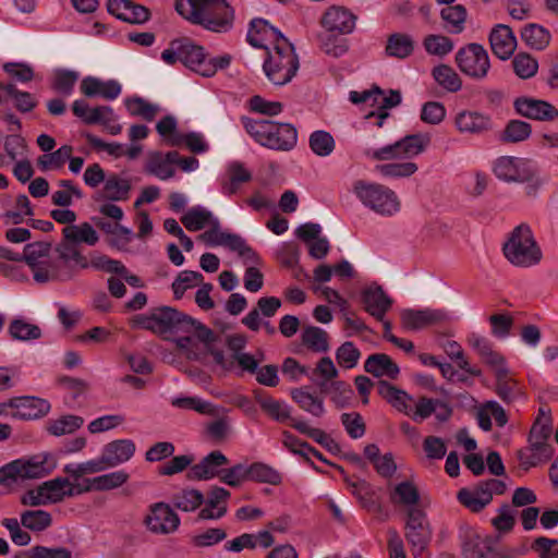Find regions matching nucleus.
I'll list each match as a JSON object with an SVG mask.
<instances>
[{
  "instance_id": "nucleus-1",
  "label": "nucleus",
  "mask_w": 558,
  "mask_h": 558,
  "mask_svg": "<svg viewBox=\"0 0 558 558\" xmlns=\"http://www.w3.org/2000/svg\"><path fill=\"white\" fill-rule=\"evenodd\" d=\"M138 327L153 331L165 338L174 337L177 345L187 352L214 340V333L198 320L169 306L153 310L149 314L138 315Z\"/></svg>"
},
{
  "instance_id": "nucleus-2",
  "label": "nucleus",
  "mask_w": 558,
  "mask_h": 558,
  "mask_svg": "<svg viewBox=\"0 0 558 558\" xmlns=\"http://www.w3.org/2000/svg\"><path fill=\"white\" fill-rule=\"evenodd\" d=\"M161 59L169 65L180 61L191 71L210 77L218 70L229 66L231 62L230 54H221L214 58H207L204 48L195 45L189 39L173 40L170 46L161 52Z\"/></svg>"
},
{
  "instance_id": "nucleus-3",
  "label": "nucleus",
  "mask_w": 558,
  "mask_h": 558,
  "mask_svg": "<svg viewBox=\"0 0 558 558\" xmlns=\"http://www.w3.org/2000/svg\"><path fill=\"white\" fill-rule=\"evenodd\" d=\"M177 11L187 21L213 32L231 27L233 11L226 0H177Z\"/></svg>"
},
{
  "instance_id": "nucleus-4",
  "label": "nucleus",
  "mask_w": 558,
  "mask_h": 558,
  "mask_svg": "<svg viewBox=\"0 0 558 558\" xmlns=\"http://www.w3.org/2000/svg\"><path fill=\"white\" fill-rule=\"evenodd\" d=\"M242 122L246 132L264 147L289 151L296 145L298 132L290 123L250 118H243Z\"/></svg>"
},
{
  "instance_id": "nucleus-5",
  "label": "nucleus",
  "mask_w": 558,
  "mask_h": 558,
  "mask_svg": "<svg viewBox=\"0 0 558 558\" xmlns=\"http://www.w3.org/2000/svg\"><path fill=\"white\" fill-rule=\"evenodd\" d=\"M299 59L293 45L284 37L267 50L263 69L267 78L275 85L289 83L299 70Z\"/></svg>"
},
{
  "instance_id": "nucleus-6",
  "label": "nucleus",
  "mask_w": 558,
  "mask_h": 558,
  "mask_svg": "<svg viewBox=\"0 0 558 558\" xmlns=\"http://www.w3.org/2000/svg\"><path fill=\"white\" fill-rule=\"evenodd\" d=\"M353 193L364 207L380 217L390 218L401 210L399 196L386 185L360 180L354 183Z\"/></svg>"
},
{
  "instance_id": "nucleus-7",
  "label": "nucleus",
  "mask_w": 558,
  "mask_h": 558,
  "mask_svg": "<svg viewBox=\"0 0 558 558\" xmlns=\"http://www.w3.org/2000/svg\"><path fill=\"white\" fill-rule=\"evenodd\" d=\"M502 250L505 257L517 267L535 266L543 257L530 226L525 223L519 225L511 231Z\"/></svg>"
},
{
  "instance_id": "nucleus-8",
  "label": "nucleus",
  "mask_w": 558,
  "mask_h": 558,
  "mask_svg": "<svg viewBox=\"0 0 558 558\" xmlns=\"http://www.w3.org/2000/svg\"><path fill=\"white\" fill-rule=\"evenodd\" d=\"M23 257L32 269L34 280L38 283L68 280L72 277L71 271L59 269V262L51 256V245L48 242L25 245Z\"/></svg>"
},
{
  "instance_id": "nucleus-9",
  "label": "nucleus",
  "mask_w": 558,
  "mask_h": 558,
  "mask_svg": "<svg viewBox=\"0 0 558 558\" xmlns=\"http://www.w3.org/2000/svg\"><path fill=\"white\" fill-rule=\"evenodd\" d=\"M80 494L81 485L72 483L69 477L58 476L25 492L21 504L28 507L54 505Z\"/></svg>"
},
{
  "instance_id": "nucleus-10",
  "label": "nucleus",
  "mask_w": 558,
  "mask_h": 558,
  "mask_svg": "<svg viewBox=\"0 0 558 558\" xmlns=\"http://www.w3.org/2000/svg\"><path fill=\"white\" fill-rule=\"evenodd\" d=\"M430 143V135L417 133L407 135L393 144L373 150L369 156L376 160H404L423 153Z\"/></svg>"
},
{
  "instance_id": "nucleus-11",
  "label": "nucleus",
  "mask_w": 558,
  "mask_h": 558,
  "mask_svg": "<svg viewBox=\"0 0 558 558\" xmlns=\"http://www.w3.org/2000/svg\"><path fill=\"white\" fill-rule=\"evenodd\" d=\"M433 531L426 513L413 509L407 514L405 538L410 545L413 558H427L426 550L432 541Z\"/></svg>"
},
{
  "instance_id": "nucleus-12",
  "label": "nucleus",
  "mask_w": 558,
  "mask_h": 558,
  "mask_svg": "<svg viewBox=\"0 0 558 558\" xmlns=\"http://www.w3.org/2000/svg\"><path fill=\"white\" fill-rule=\"evenodd\" d=\"M458 68L465 75L483 80L490 69V61L487 50L480 44H468L456 53Z\"/></svg>"
},
{
  "instance_id": "nucleus-13",
  "label": "nucleus",
  "mask_w": 558,
  "mask_h": 558,
  "mask_svg": "<svg viewBox=\"0 0 558 558\" xmlns=\"http://www.w3.org/2000/svg\"><path fill=\"white\" fill-rule=\"evenodd\" d=\"M506 484L496 478L481 482L473 488H462L458 493V500L473 512L484 509L493 500L494 495H502Z\"/></svg>"
},
{
  "instance_id": "nucleus-14",
  "label": "nucleus",
  "mask_w": 558,
  "mask_h": 558,
  "mask_svg": "<svg viewBox=\"0 0 558 558\" xmlns=\"http://www.w3.org/2000/svg\"><path fill=\"white\" fill-rule=\"evenodd\" d=\"M181 520L166 502H155L148 507L143 524L153 534L169 535L178 531Z\"/></svg>"
},
{
  "instance_id": "nucleus-15",
  "label": "nucleus",
  "mask_w": 558,
  "mask_h": 558,
  "mask_svg": "<svg viewBox=\"0 0 558 558\" xmlns=\"http://www.w3.org/2000/svg\"><path fill=\"white\" fill-rule=\"evenodd\" d=\"M20 481L38 480L51 474L58 465L57 457L51 452H39L28 458L13 460Z\"/></svg>"
},
{
  "instance_id": "nucleus-16",
  "label": "nucleus",
  "mask_w": 558,
  "mask_h": 558,
  "mask_svg": "<svg viewBox=\"0 0 558 558\" xmlns=\"http://www.w3.org/2000/svg\"><path fill=\"white\" fill-rule=\"evenodd\" d=\"M50 411V403L36 397H19L0 404V415L21 420H36Z\"/></svg>"
},
{
  "instance_id": "nucleus-17",
  "label": "nucleus",
  "mask_w": 558,
  "mask_h": 558,
  "mask_svg": "<svg viewBox=\"0 0 558 558\" xmlns=\"http://www.w3.org/2000/svg\"><path fill=\"white\" fill-rule=\"evenodd\" d=\"M534 163L525 158L514 156H502L494 162L495 175L507 183H523L531 178Z\"/></svg>"
},
{
  "instance_id": "nucleus-18",
  "label": "nucleus",
  "mask_w": 558,
  "mask_h": 558,
  "mask_svg": "<svg viewBox=\"0 0 558 558\" xmlns=\"http://www.w3.org/2000/svg\"><path fill=\"white\" fill-rule=\"evenodd\" d=\"M357 16L342 5L328 7L319 19L320 28L338 34H352L356 27Z\"/></svg>"
},
{
  "instance_id": "nucleus-19",
  "label": "nucleus",
  "mask_w": 558,
  "mask_h": 558,
  "mask_svg": "<svg viewBox=\"0 0 558 558\" xmlns=\"http://www.w3.org/2000/svg\"><path fill=\"white\" fill-rule=\"evenodd\" d=\"M136 452L134 440L129 438L114 439L102 446L100 459L105 469H113L129 462Z\"/></svg>"
},
{
  "instance_id": "nucleus-20",
  "label": "nucleus",
  "mask_w": 558,
  "mask_h": 558,
  "mask_svg": "<svg viewBox=\"0 0 558 558\" xmlns=\"http://www.w3.org/2000/svg\"><path fill=\"white\" fill-rule=\"evenodd\" d=\"M246 38L251 46L267 51L276 43H279V38H284V36L267 21L255 19L250 24Z\"/></svg>"
},
{
  "instance_id": "nucleus-21",
  "label": "nucleus",
  "mask_w": 558,
  "mask_h": 558,
  "mask_svg": "<svg viewBox=\"0 0 558 558\" xmlns=\"http://www.w3.org/2000/svg\"><path fill=\"white\" fill-rule=\"evenodd\" d=\"M388 496L393 506L407 509V513L413 509H418L421 495L416 485L410 480L389 484Z\"/></svg>"
},
{
  "instance_id": "nucleus-22",
  "label": "nucleus",
  "mask_w": 558,
  "mask_h": 558,
  "mask_svg": "<svg viewBox=\"0 0 558 558\" xmlns=\"http://www.w3.org/2000/svg\"><path fill=\"white\" fill-rule=\"evenodd\" d=\"M517 112L525 118L550 121L558 117V110L549 102L531 97H520L514 100Z\"/></svg>"
},
{
  "instance_id": "nucleus-23",
  "label": "nucleus",
  "mask_w": 558,
  "mask_h": 558,
  "mask_svg": "<svg viewBox=\"0 0 558 558\" xmlns=\"http://www.w3.org/2000/svg\"><path fill=\"white\" fill-rule=\"evenodd\" d=\"M80 88L86 97H101L107 100L117 99L122 92V86L117 80L102 81L95 76L84 77Z\"/></svg>"
},
{
  "instance_id": "nucleus-24",
  "label": "nucleus",
  "mask_w": 558,
  "mask_h": 558,
  "mask_svg": "<svg viewBox=\"0 0 558 558\" xmlns=\"http://www.w3.org/2000/svg\"><path fill=\"white\" fill-rule=\"evenodd\" d=\"M107 8L110 14L128 23L142 24L149 19L148 9L131 0H109Z\"/></svg>"
},
{
  "instance_id": "nucleus-25",
  "label": "nucleus",
  "mask_w": 558,
  "mask_h": 558,
  "mask_svg": "<svg viewBox=\"0 0 558 558\" xmlns=\"http://www.w3.org/2000/svg\"><path fill=\"white\" fill-rule=\"evenodd\" d=\"M554 456L553 447L546 441H530V446L518 452L522 469L530 470L548 462Z\"/></svg>"
},
{
  "instance_id": "nucleus-26",
  "label": "nucleus",
  "mask_w": 558,
  "mask_h": 558,
  "mask_svg": "<svg viewBox=\"0 0 558 558\" xmlns=\"http://www.w3.org/2000/svg\"><path fill=\"white\" fill-rule=\"evenodd\" d=\"M131 181L117 173L108 174L104 186L97 191L96 199L120 202L129 198Z\"/></svg>"
},
{
  "instance_id": "nucleus-27",
  "label": "nucleus",
  "mask_w": 558,
  "mask_h": 558,
  "mask_svg": "<svg viewBox=\"0 0 558 558\" xmlns=\"http://www.w3.org/2000/svg\"><path fill=\"white\" fill-rule=\"evenodd\" d=\"M445 318V314L438 310H404L401 313L402 326L408 330H420L437 324Z\"/></svg>"
},
{
  "instance_id": "nucleus-28",
  "label": "nucleus",
  "mask_w": 558,
  "mask_h": 558,
  "mask_svg": "<svg viewBox=\"0 0 558 558\" xmlns=\"http://www.w3.org/2000/svg\"><path fill=\"white\" fill-rule=\"evenodd\" d=\"M365 311L376 319L383 322L386 313L391 306L390 298L379 286H371L362 294Z\"/></svg>"
},
{
  "instance_id": "nucleus-29",
  "label": "nucleus",
  "mask_w": 558,
  "mask_h": 558,
  "mask_svg": "<svg viewBox=\"0 0 558 558\" xmlns=\"http://www.w3.org/2000/svg\"><path fill=\"white\" fill-rule=\"evenodd\" d=\"M493 52L501 60L508 59L517 47V39L509 26L498 24L489 35Z\"/></svg>"
},
{
  "instance_id": "nucleus-30",
  "label": "nucleus",
  "mask_w": 558,
  "mask_h": 558,
  "mask_svg": "<svg viewBox=\"0 0 558 558\" xmlns=\"http://www.w3.org/2000/svg\"><path fill=\"white\" fill-rule=\"evenodd\" d=\"M130 478L124 470H117L110 473L101 474L92 478H86V484L82 487V494L87 492H106L117 489L123 486Z\"/></svg>"
},
{
  "instance_id": "nucleus-31",
  "label": "nucleus",
  "mask_w": 558,
  "mask_h": 558,
  "mask_svg": "<svg viewBox=\"0 0 558 558\" xmlns=\"http://www.w3.org/2000/svg\"><path fill=\"white\" fill-rule=\"evenodd\" d=\"M230 493L223 487H214L208 494L205 506L199 511V518L204 520H217L227 513V500Z\"/></svg>"
},
{
  "instance_id": "nucleus-32",
  "label": "nucleus",
  "mask_w": 558,
  "mask_h": 558,
  "mask_svg": "<svg viewBox=\"0 0 558 558\" xmlns=\"http://www.w3.org/2000/svg\"><path fill=\"white\" fill-rule=\"evenodd\" d=\"M255 400L262 411L271 420L278 423L291 420V408L286 401L275 399L263 391H255Z\"/></svg>"
},
{
  "instance_id": "nucleus-33",
  "label": "nucleus",
  "mask_w": 558,
  "mask_h": 558,
  "mask_svg": "<svg viewBox=\"0 0 558 558\" xmlns=\"http://www.w3.org/2000/svg\"><path fill=\"white\" fill-rule=\"evenodd\" d=\"M229 463L228 458L219 450L211 451L192 468L193 476L197 480H210L221 475V466Z\"/></svg>"
},
{
  "instance_id": "nucleus-34",
  "label": "nucleus",
  "mask_w": 558,
  "mask_h": 558,
  "mask_svg": "<svg viewBox=\"0 0 558 558\" xmlns=\"http://www.w3.org/2000/svg\"><path fill=\"white\" fill-rule=\"evenodd\" d=\"M478 426L489 432L493 427L492 420L494 418L499 427H504L508 423V416L505 409L494 400L482 403L476 412Z\"/></svg>"
},
{
  "instance_id": "nucleus-35",
  "label": "nucleus",
  "mask_w": 558,
  "mask_h": 558,
  "mask_svg": "<svg viewBox=\"0 0 558 558\" xmlns=\"http://www.w3.org/2000/svg\"><path fill=\"white\" fill-rule=\"evenodd\" d=\"M364 369L375 377H387L390 379H396L400 373L399 366L389 355L384 353L369 355L364 363Z\"/></svg>"
},
{
  "instance_id": "nucleus-36",
  "label": "nucleus",
  "mask_w": 558,
  "mask_h": 558,
  "mask_svg": "<svg viewBox=\"0 0 558 558\" xmlns=\"http://www.w3.org/2000/svg\"><path fill=\"white\" fill-rule=\"evenodd\" d=\"M454 123L459 132L480 134L490 128V119L476 111H461L456 116Z\"/></svg>"
},
{
  "instance_id": "nucleus-37",
  "label": "nucleus",
  "mask_w": 558,
  "mask_h": 558,
  "mask_svg": "<svg viewBox=\"0 0 558 558\" xmlns=\"http://www.w3.org/2000/svg\"><path fill=\"white\" fill-rule=\"evenodd\" d=\"M378 393L398 411L410 415L413 410V398L405 391L396 388L387 381H379Z\"/></svg>"
},
{
  "instance_id": "nucleus-38",
  "label": "nucleus",
  "mask_w": 558,
  "mask_h": 558,
  "mask_svg": "<svg viewBox=\"0 0 558 558\" xmlns=\"http://www.w3.org/2000/svg\"><path fill=\"white\" fill-rule=\"evenodd\" d=\"M348 34H338L336 32H329L327 29H323L317 35V40L319 48L329 56L332 57H341L343 56L348 49V39L345 38Z\"/></svg>"
},
{
  "instance_id": "nucleus-39",
  "label": "nucleus",
  "mask_w": 558,
  "mask_h": 558,
  "mask_svg": "<svg viewBox=\"0 0 558 558\" xmlns=\"http://www.w3.org/2000/svg\"><path fill=\"white\" fill-rule=\"evenodd\" d=\"M201 239L210 246H226L230 250L239 248L240 236L233 233L222 231L218 218L209 226Z\"/></svg>"
},
{
  "instance_id": "nucleus-40",
  "label": "nucleus",
  "mask_w": 558,
  "mask_h": 558,
  "mask_svg": "<svg viewBox=\"0 0 558 558\" xmlns=\"http://www.w3.org/2000/svg\"><path fill=\"white\" fill-rule=\"evenodd\" d=\"M57 252L59 255L57 260L59 262L60 270L68 271L61 267L62 265L65 267L77 266L81 268H86L88 266V262L82 255L77 244L72 241L63 238V241L57 247Z\"/></svg>"
},
{
  "instance_id": "nucleus-41",
  "label": "nucleus",
  "mask_w": 558,
  "mask_h": 558,
  "mask_svg": "<svg viewBox=\"0 0 558 558\" xmlns=\"http://www.w3.org/2000/svg\"><path fill=\"white\" fill-rule=\"evenodd\" d=\"M251 172L239 161H232L227 167V179L222 182L221 192L233 195L242 183L251 180Z\"/></svg>"
},
{
  "instance_id": "nucleus-42",
  "label": "nucleus",
  "mask_w": 558,
  "mask_h": 558,
  "mask_svg": "<svg viewBox=\"0 0 558 558\" xmlns=\"http://www.w3.org/2000/svg\"><path fill=\"white\" fill-rule=\"evenodd\" d=\"M62 234L65 240L72 241L77 245L83 243L94 246L99 240L97 231L88 222L66 226L63 228Z\"/></svg>"
},
{
  "instance_id": "nucleus-43",
  "label": "nucleus",
  "mask_w": 558,
  "mask_h": 558,
  "mask_svg": "<svg viewBox=\"0 0 558 558\" xmlns=\"http://www.w3.org/2000/svg\"><path fill=\"white\" fill-rule=\"evenodd\" d=\"M84 424V418L80 415L66 414L47 422L46 430L49 435L61 437L73 434Z\"/></svg>"
},
{
  "instance_id": "nucleus-44",
  "label": "nucleus",
  "mask_w": 558,
  "mask_h": 558,
  "mask_svg": "<svg viewBox=\"0 0 558 558\" xmlns=\"http://www.w3.org/2000/svg\"><path fill=\"white\" fill-rule=\"evenodd\" d=\"M291 397L302 410L313 416L320 417L325 413L324 400L305 388L293 389Z\"/></svg>"
},
{
  "instance_id": "nucleus-45",
  "label": "nucleus",
  "mask_w": 558,
  "mask_h": 558,
  "mask_svg": "<svg viewBox=\"0 0 558 558\" xmlns=\"http://www.w3.org/2000/svg\"><path fill=\"white\" fill-rule=\"evenodd\" d=\"M440 16L450 34H460L464 29L468 12L462 4L447 5L441 9Z\"/></svg>"
},
{
  "instance_id": "nucleus-46",
  "label": "nucleus",
  "mask_w": 558,
  "mask_h": 558,
  "mask_svg": "<svg viewBox=\"0 0 558 558\" xmlns=\"http://www.w3.org/2000/svg\"><path fill=\"white\" fill-rule=\"evenodd\" d=\"M414 40L404 33H395L388 37L386 52L389 57L405 59L413 53Z\"/></svg>"
},
{
  "instance_id": "nucleus-47",
  "label": "nucleus",
  "mask_w": 558,
  "mask_h": 558,
  "mask_svg": "<svg viewBox=\"0 0 558 558\" xmlns=\"http://www.w3.org/2000/svg\"><path fill=\"white\" fill-rule=\"evenodd\" d=\"M401 94L399 90H389L388 95H386L380 89V97H376V108L378 109V112L372 111L369 112L366 118L372 119L375 118V124L378 128H381L384 124V121L388 118V109L393 108L398 106L401 102Z\"/></svg>"
},
{
  "instance_id": "nucleus-48",
  "label": "nucleus",
  "mask_w": 558,
  "mask_h": 558,
  "mask_svg": "<svg viewBox=\"0 0 558 558\" xmlns=\"http://www.w3.org/2000/svg\"><path fill=\"white\" fill-rule=\"evenodd\" d=\"M78 78L80 74L74 70L56 69L51 78V88L63 97H69L73 94Z\"/></svg>"
},
{
  "instance_id": "nucleus-49",
  "label": "nucleus",
  "mask_w": 558,
  "mask_h": 558,
  "mask_svg": "<svg viewBox=\"0 0 558 558\" xmlns=\"http://www.w3.org/2000/svg\"><path fill=\"white\" fill-rule=\"evenodd\" d=\"M216 217L202 206H194L189 209L181 218L182 223L189 231H198L206 227H209Z\"/></svg>"
},
{
  "instance_id": "nucleus-50",
  "label": "nucleus",
  "mask_w": 558,
  "mask_h": 558,
  "mask_svg": "<svg viewBox=\"0 0 558 558\" xmlns=\"http://www.w3.org/2000/svg\"><path fill=\"white\" fill-rule=\"evenodd\" d=\"M441 348L452 361L457 362L458 367L465 374L474 377H478L482 375L480 368L474 367L469 363V361L464 356V351L460 343H458L454 340H445L441 343Z\"/></svg>"
},
{
  "instance_id": "nucleus-51",
  "label": "nucleus",
  "mask_w": 558,
  "mask_h": 558,
  "mask_svg": "<svg viewBox=\"0 0 558 558\" xmlns=\"http://www.w3.org/2000/svg\"><path fill=\"white\" fill-rule=\"evenodd\" d=\"M432 75L436 83L447 92L456 93L462 87L459 74L450 65L439 64L435 66Z\"/></svg>"
},
{
  "instance_id": "nucleus-52",
  "label": "nucleus",
  "mask_w": 558,
  "mask_h": 558,
  "mask_svg": "<svg viewBox=\"0 0 558 558\" xmlns=\"http://www.w3.org/2000/svg\"><path fill=\"white\" fill-rule=\"evenodd\" d=\"M8 332L13 340L17 341H32L41 337L40 328L24 318L13 319L8 327Z\"/></svg>"
},
{
  "instance_id": "nucleus-53",
  "label": "nucleus",
  "mask_w": 558,
  "mask_h": 558,
  "mask_svg": "<svg viewBox=\"0 0 558 558\" xmlns=\"http://www.w3.org/2000/svg\"><path fill=\"white\" fill-rule=\"evenodd\" d=\"M73 148L70 145H63L54 151H49L37 159V166L41 171L61 169L70 159Z\"/></svg>"
},
{
  "instance_id": "nucleus-54",
  "label": "nucleus",
  "mask_w": 558,
  "mask_h": 558,
  "mask_svg": "<svg viewBox=\"0 0 558 558\" xmlns=\"http://www.w3.org/2000/svg\"><path fill=\"white\" fill-rule=\"evenodd\" d=\"M0 89L14 101V107L20 112H29L37 106V100L31 93L17 89L13 83L1 84Z\"/></svg>"
},
{
  "instance_id": "nucleus-55",
  "label": "nucleus",
  "mask_w": 558,
  "mask_h": 558,
  "mask_svg": "<svg viewBox=\"0 0 558 558\" xmlns=\"http://www.w3.org/2000/svg\"><path fill=\"white\" fill-rule=\"evenodd\" d=\"M311 150L318 157H328L336 147L333 136L324 130L314 131L308 138Z\"/></svg>"
},
{
  "instance_id": "nucleus-56",
  "label": "nucleus",
  "mask_w": 558,
  "mask_h": 558,
  "mask_svg": "<svg viewBox=\"0 0 558 558\" xmlns=\"http://www.w3.org/2000/svg\"><path fill=\"white\" fill-rule=\"evenodd\" d=\"M21 524L31 531L41 532L52 524V517L46 510H26L21 514Z\"/></svg>"
},
{
  "instance_id": "nucleus-57",
  "label": "nucleus",
  "mask_w": 558,
  "mask_h": 558,
  "mask_svg": "<svg viewBox=\"0 0 558 558\" xmlns=\"http://www.w3.org/2000/svg\"><path fill=\"white\" fill-rule=\"evenodd\" d=\"M246 471L247 480L251 481L270 485H277L281 482L280 473L265 463L255 462L251 465H246Z\"/></svg>"
},
{
  "instance_id": "nucleus-58",
  "label": "nucleus",
  "mask_w": 558,
  "mask_h": 558,
  "mask_svg": "<svg viewBox=\"0 0 558 558\" xmlns=\"http://www.w3.org/2000/svg\"><path fill=\"white\" fill-rule=\"evenodd\" d=\"M302 342L314 352L322 353L329 350L328 335L319 327H306L302 332Z\"/></svg>"
},
{
  "instance_id": "nucleus-59",
  "label": "nucleus",
  "mask_w": 558,
  "mask_h": 558,
  "mask_svg": "<svg viewBox=\"0 0 558 558\" xmlns=\"http://www.w3.org/2000/svg\"><path fill=\"white\" fill-rule=\"evenodd\" d=\"M125 107L131 116L141 117L148 122L153 121L160 111L158 105L151 104L141 97L126 99Z\"/></svg>"
},
{
  "instance_id": "nucleus-60",
  "label": "nucleus",
  "mask_w": 558,
  "mask_h": 558,
  "mask_svg": "<svg viewBox=\"0 0 558 558\" xmlns=\"http://www.w3.org/2000/svg\"><path fill=\"white\" fill-rule=\"evenodd\" d=\"M105 470L100 457L80 463H68L63 466V472L75 481L84 475L100 473Z\"/></svg>"
},
{
  "instance_id": "nucleus-61",
  "label": "nucleus",
  "mask_w": 558,
  "mask_h": 558,
  "mask_svg": "<svg viewBox=\"0 0 558 558\" xmlns=\"http://www.w3.org/2000/svg\"><path fill=\"white\" fill-rule=\"evenodd\" d=\"M425 51L430 56L445 57L453 50V41L444 35L430 34L423 40Z\"/></svg>"
},
{
  "instance_id": "nucleus-62",
  "label": "nucleus",
  "mask_w": 558,
  "mask_h": 558,
  "mask_svg": "<svg viewBox=\"0 0 558 558\" xmlns=\"http://www.w3.org/2000/svg\"><path fill=\"white\" fill-rule=\"evenodd\" d=\"M376 170L384 178H408L417 171V165L412 161L389 162L376 166Z\"/></svg>"
},
{
  "instance_id": "nucleus-63",
  "label": "nucleus",
  "mask_w": 558,
  "mask_h": 558,
  "mask_svg": "<svg viewBox=\"0 0 558 558\" xmlns=\"http://www.w3.org/2000/svg\"><path fill=\"white\" fill-rule=\"evenodd\" d=\"M522 38L530 47L542 50L548 46L550 34L541 25L530 24L522 31Z\"/></svg>"
},
{
  "instance_id": "nucleus-64",
  "label": "nucleus",
  "mask_w": 558,
  "mask_h": 558,
  "mask_svg": "<svg viewBox=\"0 0 558 558\" xmlns=\"http://www.w3.org/2000/svg\"><path fill=\"white\" fill-rule=\"evenodd\" d=\"M72 553L65 547L35 546L15 558H71Z\"/></svg>"
}]
</instances>
